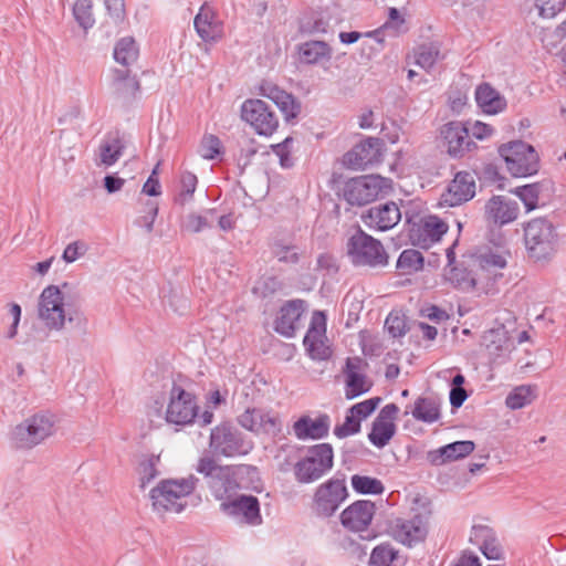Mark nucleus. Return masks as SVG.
<instances>
[{
    "instance_id": "obj_1",
    "label": "nucleus",
    "mask_w": 566,
    "mask_h": 566,
    "mask_svg": "<svg viewBox=\"0 0 566 566\" xmlns=\"http://www.w3.org/2000/svg\"><path fill=\"white\" fill-rule=\"evenodd\" d=\"M80 295L69 283L46 286L39 301V317L49 329L61 331L66 321L72 322Z\"/></svg>"
},
{
    "instance_id": "obj_2",
    "label": "nucleus",
    "mask_w": 566,
    "mask_h": 566,
    "mask_svg": "<svg viewBox=\"0 0 566 566\" xmlns=\"http://www.w3.org/2000/svg\"><path fill=\"white\" fill-rule=\"evenodd\" d=\"M199 482L195 475L182 479L163 480L150 491V499L156 511L180 513L187 505L186 497L190 495Z\"/></svg>"
},
{
    "instance_id": "obj_3",
    "label": "nucleus",
    "mask_w": 566,
    "mask_h": 566,
    "mask_svg": "<svg viewBox=\"0 0 566 566\" xmlns=\"http://www.w3.org/2000/svg\"><path fill=\"white\" fill-rule=\"evenodd\" d=\"M346 252L355 266L384 268L388 264V254L382 243L358 229L346 243Z\"/></svg>"
},
{
    "instance_id": "obj_4",
    "label": "nucleus",
    "mask_w": 566,
    "mask_h": 566,
    "mask_svg": "<svg viewBox=\"0 0 566 566\" xmlns=\"http://www.w3.org/2000/svg\"><path fill=\"white\" fill-rule=\"evenodd\" d=\"M334 452L329 443H319L307 449L304 458L294 464L295 480L301 484H310L332 470Z\"/></svg>"
},
{
    "instance_id": "obj_5",
    "label": "nucleus",
    "mask_w": 566,
    "mask_h": 566,
    "mask_svg": "<svg viewBox=\"0 0 566 566\" xmlns=\"http://www.w3.org/2000/svg\"><path fill=\"white\" fill-rule=\"evenodd\" d=\"M54 428V416L50 412H39L14 427L11 441L15 448L32 449L51 437Z\"/></svg>"
},
{
    "instance_id": "obj_6",
    "label": "nucleus",
    "mask_w": 566,
    "mask_h": 566,
    "mask_svg": "<svg viewBox=\"0 0 566 566\" xmlns=\"http://www.w3.org/2000/svg\"><path fill=\"white\" fill-rule=\"evenodd\" d=\"M209 447L214 455L234 458L248 454L253 444L235 427L221 423L211 430Z\"/></svg>"
},
{
    "instance_id": "obj_7",
    "label": "nucleus",
    "mask_w": 566,
    "mask_h": 566,
    "mask_svg": "<svg viewBox=\"0 0 566 566\" xmlns=\"http://www.w3.org/2000/svg\"><path fill=\"white\" fill-rule=\"evenodd\" d=\"M348 497L344 476H333L315 490L313 510L317 516L331 517Z\"/></svg>"
},
{
    "instance_id": "obj_8",
    "label": "nucleus",
    "mask_w": 566,
    "mask_h": 566,
    "mask_svg": "<svg viewBox=\"0 0 566 566\" xmlns=\"http://www.w3.org/2000/svg\"><path fill=\"white\" fill-rule=\"evenodd\" d=\"M407 223L411 243L422 249L440 241L448 231V224L437 216L407 217Z\"/></svg>"
},
{
    "instance_id": "obj_9",
    "label": "nucleus",
    "mask_w": 566,
    "mask_h": 566,
    "mask_svg": "<svg viewBox=\"0 0 566 566\" xmlns=\"http://www.w3.org/2000/svg\"><path fill=\"white\" fill-rule=\"evenodd\" d=\"M558 235L545 218L533 219V264L544 266L556 252Z\"/></svg>"
},
{
    "instance_id": "obj_10",
    "label": "nucleus",
    "mask_w": 566,
    "mask_h": 566,
    "mask_svg": "<svg viewBox=\"0 0 566 566\" xmlns=\"http://www.w3.org/2000/svg\"><path fill=\"white\" fill-rule=\"evenodd\" d=\"M198 410L195 396L182 387L174 385L166 410L167 422L178 426L189 424L196 419Z\"/></svg>"
},
{
    "instance_id": "obj_11",
    "label": "nucleus",
    "mask_w": 566,
    "mask_h": 566,
    "mask_svg": "<svg viewBox=\"0 0 566 566\" xmlns=\"http://www.w3.org/2000/svg\"><path fill=\"white\" fill-rule=\"evenodd\" d=\"M241 117L262 136H271L279 127L277 116L262 99H247L241 106Z\"/></svg>"
},
{
    "instance_id": "obj_12",
    "label": "nucleus",
    "mask_w": 566,
    "mask_h": 566,
    "mask_svg": "<svg viewBox=\"0 0 566 566\" xmlns=\"http://www.w3.org/2000/svg\"><path fill=\"white\" fill-rule=\"evenodd\" d=\"M223 514L239 524L258 526L262 524L259 500L253 495H234L229 501L220 503Z\"/></svg>"
},
{
    "instance_id": "obj_13",
    "label": "nucleus",
    "mask_w": 566,
    "mask_h": 566,
    "mask_svg": "<svg viewBox=\"0 0 566 566\" xmlns=\"http://www.w3.org/2000/svg\"><path fill=\"white\" fill-rule=\"evenodd\" d=\"M384 179L379 176H360L348 180L343 189L344 199L352 206H364L374 201L382 189Z\"/></svg>"
},
{
    "instance_id": "obj_14",
    "label": "nucleus",
    "mask_w": 566,
    "mask_h": 566,
    "mask_svg": "<svg viewBox=\"0 0 566 566\" xmlns=\"http://www.w3.org/2000/svg\"><path fill=\"white\" fill-rule=\"evenodd\" d=\"M391 536L409 547L422 542L428 533V517L417 513L410 517H397L390 522Z\"/></svg>"
},
{
    "instance_id": "obj_15",
    "label": "nucleus",
    "mask_w": 566,
    "mask_h": 566,
    "mask_svg": "<svg viewBox=\"0 0 566 566\" xmlns=\"http://www.w3.org/2000/svg\"><path fill=\"white\" fill-rule=\"evenodd\" d=\"M497 150L513 177L531 175V145L522 140H512L502 144Z\"/></svg>"
},
{
    "instance_id": "obj_16",
    "label": "nucleus",
    "mask_w": 566,
    "mask_h": 566,
    "mask_svg": "<svg viewBox=\"0 0 566 566\" xmlns=\"http://www.w3.org/2000/svg\"><path fill=\"white\" fill-rule=\"evenodd\" d=\"M380 146L379 138L368 137L343 156V165L348 169L365 170L380 161Z\"/></svg>"
},
{
    "instance_id": "obj_17",
    "label": "nucleus",
    "mask_w": 566,
    "mask_h": 566,
    "mask_svg": "<svg viewBox=\"0 0 566 566\" xmlns=\"http://www.w3.org/2000/svg\"><path fill=\"white\" fill-rule=\"evenodd\" d=\"M441 136L447 153L453 158H462L476 147V144L470 137L469 127L461 122H450L443 125Z\"/></svg>"
},
{
    "instance_id": "obj_18",
    "label": "nucleus",
    "mask_w": 566,
    "mask_h": 566,
    "mask_svg": "<svg viewBox=\"0 0 566 566\" xmlns=\"http://www.w3.org/2000/svg\"><path fill=\"white\" fill-rule=\"evenodd\" d=\"M238 422L241 427L254 433H265L276 437L282 431V423L279 416L263 409H247L238 417Z\"/></svg>"
},
{
    "instance_id": "obj_19",
    "label": "nucleus",
    "mask_w": 566,
    "mask_h": 566,
    "mask_svg": "<svg viewBox=\"0 0 566 566\" xmlns=\"http://www.w3.org/2000/svg\"><path fill=\"white\" fill-rule=\"evenodd\" d=\"M326 316L323 312L313 313L310 327L305 334L303 344L313 359L323 360L329 357V347L325 344Z\"/></svg>"
},
{
    "instance_id": "obj_20",
    "label": "nucleus",
    "mask_w": 566,
    "mask_h": 566,
    "mask_svg": "<svg viewBox=\"0 0 566 566\" xmlns=\"http://www.w3.org/2000/svg\"><path fill=\"white\" fill-rule=\"evenodd\" d=\"M376 506L371 501L359 500L340 513V524L348 532L360 533L368 530L375 515Z\"/></svg>"
},
{
    "instance_id": "obj_21",
    "label": "nucleus",
    "mask_w": 566,
    "mask_h": 566,
    "mask_svg": "<svg viewBox=\"0 0 566 566\" xmlns=\"http://www.w3.org/2000/svg\"><path fill=\"white\" fill-rule=\"evenodd\" d=\"M518 203L506 196H493L484 206V218L489 226L503 227L516 220Z\"/></svg>"
},
{
    "instance_id": "obj_22",
    "label": "nucleus",
    "mask_w": 566,
    "mask_h": 566,
    "mask_svg": "<svg viewBox=\"0 0 566 566\" xmlns=\"http://www.w3.org/2000/svg\"><path fill=\"white\" fill-rule=\"evenodd\" d=\"M401 219L397 203L388 201L369 208L361 216L363 222L373 230L387 231L392 229Z\"/></svg>"
},
{
    "instance_id": "obj_23",
    "label": "nucleus",
    "mask_w": 566,
    "mask_h": 566,
    "mask_svg": "<svg viewBox=\"0 0 566 566\" xmlns=\"http://www.w3.org/2000/svg\"><path fill=\"white\" fill-rule=\"evenodd\" d=\"M475 196V178L472 172L459 171L442 195L443 203L449 207L460 206Z\"/></svg>"
},
{
    "instance_id": "obj_24",
    "label": "nucleus",
    "mask_w": 566,
    "mask_h": 566,
    "mask_svg": "<svg viewBox=\"0 0 566 566\" xmlns=\"http://www.w3.org/2000/svg\"><path fill=\"white\" fill-rule=\"evenodd\" d=\"M306 303L302 300L287 301L280 310L274 329L284 337H293L300 327Z\"/></svg>"
},
{
    "instance_id": "obj_25",
    "label": "nucleus",
    "mask_w": 566,
    "mask_h": 566,
    "mask_svg": "<svg viewBox=\"0 0 566 566\" xmlns=\"http://www.w3.org/2000/svg\"><path fill=\"white\" fill-rule=\"evenodd\" d=\"M470 541L479 546L480 551L488 559H503L504 549L493 528L486 525H474Z\"/></svg>"
},
{
    "instance_id": "obj_26",
    "label": "nucleus",
    "mask_w": 566,
    "mask_h": 566,
    "mask_svg": "<svg viewBox=\"0 0 566 566\" xmlns=\"http://www.w3.org/2000/svg\"><path fill=\"white\" fill-rule=\"evenodd\" d=\"M193 25L199 38L208 43L218 42L221 39V23L217 19L214 10L205 2L193 20Z\"/></svg>"
},
{
    "instance_id": "obj_27",
    "label": "nucleus",
    "mask_w": 566,
    "mask_h": 566,
    "mask_svg": "<svg viewBox=\"0 0 566 566\" xmlns=\"http://www.w3.org/2000/svg\"><path fill=\"white\" fill-rule=\"evenodd\" d=\"M260 93L262 96L273 101L276 104V106L284 114L286 120L296 118L300 114V103L296 102L292 94L280 88L276 84L271 82H263L260 85Z\"/></svg>"
},
{
    "instance_id": "obj_28",
    "label": "nucleus",
    "mask_w": 566,
    "mask_h": 566,
    "mask_svg": "<svg viewBox=\"0 0 566 566\" xmlns=\"http://www.w3.org/2000/svg\"><path fill=\"white\" fill-rule=\"evenodd\" d=\"M331 419L328 415H321L316 419L302 416L293 424L294 434L300 440L322 439L328 434Z\"/></svg>"
},
{
    "instance_id": "obj_29",
    "label": "nucleus",
    "mask_w": 566,
    "mask_h": 566,
    "mask_svg": "<svg viewBox=\"0 0 566 566\" xmlns=\"http://www.w3.org/2000/svg\"><path fill=\"white\" fill-rule=\"evenodd\" d=\"M475 446L473 441L462 440L449 443L437 450L428 452V461L433 465H442L450 461H455L473 452Z\"/></svg>"
},
{
    "instance_id": "obj_30",
    "label": "nucleus",
    "mask_w": 566,
    "mask_h": 566,
    "mask_svg": "<svg viewBox=\"0 0 566 566\" xmlns=\"http://www.w3.org/2000/svg\"><path fill=\"white\" fill-rule=\"evenodd\" d=\"M207 485L213 496L221 502L232 499L240 489L234 470L228 465H224L223 470H219V474L209 481Z\"/></svg>"
},
{
    "instance_id": "obj_31",
    "label": "nucleus",
    "mask_w": 566,
    "mask_h": 566,
    "mask_svg": "<svg viewBox=\"0 0 566 566\" xmlns=\"http://www.w3.org/2000/svg\"><path fill=\"white\" fill-rule=\"evenodd\" d=\"M361 359L360 358H347L346 367H345V397L347 399H354L370 389V385L367 384V378L365 375L358 373L360 368Z\"/></svg>"
},
{
    "instance_id": "obj_32",
    "label": "nucleus",
    "mask_w": 566,
    "mask_h": 566,
    "mask_svg": "<svg viewBox=\"0 0 566 566\" xmlns=\"http://www.w3.org/2000/svg\"><path fill=\"white\" fill-rule=\"evenodd\" d=\"M297 53L301 63L316 65L329 62L333 50L325 41L310 40L297 45Z\"/></svg>"
},
{
    "instance_id": "obj_33",
    "label": "nucleus",
    "mask_w": 566,
    "mask_h": 566,
    "mask_svg": "<svg viewBox=\"0 0 566 566\" xmlns=\"http://www.w3.org/2000/svg\"><path fill=\"white\" fill-rule=\"evenodd\" d=\"M475 101L478 106L485 114H497L505 109L506 99L489 83L480 84L475 90Z\"/></svg>"
},
{
    "instance_id": "obj_34",
    "label": "nucleus",
    "mask_w": 566,
    "mask_h": 566,
    "mask_svg": "<svg viewBox=\"0 0 566 566\" xmlns=\"http://www.w3.org/2000/svg\"><path fill=\"white\" fill-rule=\"evenodd\" d=\"M446 279L457 289L469 292L479 289L480 276L463 265H453L446 270Z\"/></svg>"
},
{
    "instance_id": "obj_35",
    "label": "nucleus",
    "mask_w": 566,
    "mask_h": 566,
    "mask_svg": "<svg viewBox=\"0 0 566 566\" xmlns=\"http://www.w3.org/2000/svg\"><path fill=\"white\" fill-rule=\"evenodd\" d=\"M412 417L426 423H433L440 419V403L433 397H419L411 410Z\"/></svg>"
},
{
    "instance_id": "obj_36",
    "label": "nucleus",
    "mask_w": 566,
    "mask_h": 566,
    "mask_svg": "<svg viewBox=\"0 0 566 566\" xmlns=\"http://www.w3.org/2000/svg\"><path fill=\"white\" fill-rule=\"evenodd\" d=\"M396 426L392 421L375 419L368 434L369 441L377 448H384L395 436Z\"/></svg>"
},
{
    "instance_id": "obj_37",
    "label": "nucleus",
    "mask_w": 566,
    "mask_h": 566,
    "mask_svg": "<svg viewBox=\"0 0 566 566\" xmlns=\"http://www.w3.org/2000/svg\"><path fill=\"white\" fill-rule=\"evenodd\" d=\"M400 556L398 551L388 543L377 545L369 558V566H396Z\"/></svg>"
},
{
    "instance_id": "obj_38",
    "label": "nucleus",
    "mask_w": 566,
    "mask_h": 566,
    "mask_svg": "<svg viewBox=\"0 0 566 566\" xmlns=\"http://www.w3.org/2000/svg\"><path fill=\"white\" fill-rule=\"evenodd\" d=\"M138 49L133 38L120 39L114 49V59L124 66H128L137 60Z\"/></svg>"
},
{
    "instance_id": "obj_39",
    "label": "nucleus",
    "mask_w": 566,
    "mask_h": 566,
    "mask_svg": "<svg viewBox=\"0 0 566 566\" xmlns=\"http://www.w3.org/2000/svg\"><path fill=\"white\" fill-rule=\"evenodd\" d=\"M415 64L430 71L440 59L439 46L434 43L422 44L415 50Z\"/></svg>"
},
{
    "instance_id": "obj_40",
    "label": "nucleus",
    "mask_w": 566,
    "mask_h": 566,
    "mask_svg": "<svg viewBox=\"0 0 566 566\" xmlns=\"http://www.w3.org/2000/svg\"><path fill=\"white\" fill-rule=\"evenodd\" d=\"M73 15L78 25L88 30L95 24L92 0H76L73 6Z\"/></svg>"
},
{
    "instance_id": "obj_41",
    "label": "nucleus",
    "mask_w": 566,
    "mask_h": 566,
    "mask_svg": "<svg viewBox=\"0 0 566 566\" xmlns=\"http://www.w3.org/2000/svg\"><path fill=\"white\" fill-rule=\"evenodd\" d=\"M124 144L119 138L105 140L99 146L101 164L104 166L114 165L123 155Z\"/></svg>"
},
{
    "instance_id": "obj_42",
    "label": "nucleus",
    "mask_w": 566,
    "mask_h": 566,
    "mask_svg": "<svg viewBox=\"0 0 566 566\" xmlns=\"http://www.w3.org/2000/svg\"><path fill=\"white\" fill-rule=\"evenodd\" d=\"M353 489L360 494H381L384 485L380 480L367 475L355 474L352 476Z\"/></svg>"
},
{
    "instance_id": "obj_43",
    "label": "nucleus",
    "mask_w": 566,
    "mask_h": 566,
    "mask_svg": "<svg viewBox=\"0 0 566 566\" xmlns=\"http://www.w3.org/2000/svg\"><path fill=\"white\" fill-rule=\"evenodd\" d=\"M423 256L413 249H407L401 252L397 261V268L405 273H410L422 269Z\"/></svg>"
},
{
    "instance_id": "obj_44",
    "label": "nucleus",
    "mask_w": 566,
    "mask_h": 566,
    "mask_svg": "<svg viewBox=\"0 0 566 566\" xmlns=\"http://www.w3.org/2000/svg\"><path fill=\"white\" fill-rule=\"evenodd\" d=\"M554 195V182L544 178L539 181L533 182V210L536 207L545 206L551 201Z\"/></svg>"
},
{
    "instance_id": "obj_45",
    "label": "nucleus",
    "mask_w": 566,
    "mask_h": 566,
    "mask_svg": "<svg viewBox=\"0 0 566 566\" xmlns=\"http://www.w3.org/2000/svg\"><path fill=\"white\" fill-rule=\"evenodd\" d=\"M197 184H198V179L195 174H192L190 171L182 172L181 177H180V188L181 189L175 199L176 203L181 205V206L188 203L192 199V196L197 188Z\"/></svg>"
},
{
    "instance_id": "obj_46",
    "label": "nucleus",
    "mask_w": 566,
    "mask_h": 566,
    "mask_svg": "<svg viewBox=\"0 0 566 566\" xmlns=\"http://www.w3.org/2000/svg\"><path fill=\"white\" fill-rule=\"evenodd\" d=\"M116 91L124 97H134L139 91V82L128 76L127 71H116Z\"/></svg>"
},
{
    "instance_id": "obj_47",
    "label": "nucleus",
    "mask_w": 566,
    "mask_h": 566,
    "mask_svg": "<svg viewBox=\"0 0 566 566\" xmlns=\"http://www.w3.org/2000/svg\"><path fill=\"white\" fill-rule=\"evenodd\" d=\"M531 402V385L515 387L506 397L505 403L512 409H521Z\"/></svg>"
},
{
    "instance_id": "obj_48",
    "label": "nucleus",
    "mask_w": 566,
    "mask_h": 566,
    "mask_svg": "<svg viewBox=\"0 0 566 566\" xmlns=\"http://www.w3.org/2000/svg\"><path fill=\"white\" fill-rule=\"evenodd\" d=\"M160 461L159 455L151 454L147 457L139 465L140 488L145 489L159 474L157 465Z\"/></svg>"
},
{
    "instance_id": "obj_49",
    "label": "nucleus",
    "mask_w": 566,
    "mask_h": 566,
    "mask_svg": "<svg viewBox=\"0 0 566 566\" xmlns=\"http://www.w3.org/2000/svg\"><path fill=\"white\" fill-rule=\"evenodd\" d=\"M222 146L220 139L214 135H206L201 139L199 154L205 159H214L221 154Z\"/></svg>"
},
{
    "instance_id": "obj_50",
    "label": "nucleus",
    "mask_w": 566,
    "mask_h": 566,
    "mask_svg": "<svg viewBox=\"0 0 566 566\" xmlns=\"http://www.w3.org/2000/svg\"><path fill=\"white\" fill-rule=\"evenodd\" d=\"M360 431V421L355 416H353L348 410L345 416V421L342 424H337L334 428V434L344 439L349 436L356 434Z\"/></svg>"
},
{
    "instance_id": "obj_51",
    "label": "nucleus",
    "mask_w": 566,
    "mask_h": 566,
    "mask_svg": "<svg viewBox=\"0 0 566 566\" xmlns=\"http://www.w3.org/2000/svg\"><path fill=\"white\" fill-rule=\"evenodd\" d=\"M223 469L224 465H219L213 458L208 455L201 457L196 465V471L199 474L203 475V478L207 481V484H209V481H211L217 474H219V470Z\"/></svg>"
},
{
    "instance_id": "obj_52",
    "label": "nucleus",
    "mask_w": 566,
    "mask_h": 566,
    "mask_svg": "<svg viewBox=\"0 0 566 566\" xmlns=\"http://www.w3.org/2000/svg\"><path fill=\"white\" fill-rule=\"evenodd\" d=\"M211 222H209L207 216H201L197 213H189L186 216L181 223L182 230L191 233H198L207 228H211Z\"/></svg>"
},
{
    "instance_id": "obj_53",
    "label": "nucleus",
    "mask_w": 566,
    "mask_h": 566,
    "mask_svg": "<svg viewBox=\"0 0 566 566\" xmlns=\"http://www.w3.org/2000/svg\"><path fill=\"white\" fill-rule=\"evenodd\" d=\"M379 397L370 398L352 406L348 411L361 422L363 419L369 417L380 402Z\"/></svg>"
},
{
    "instance_id": "obj_54",
    "label": "nucleus",
    "mask_w": 566,
    "mask_h": 566,
    "mask_svg": "<svg viewBox=\"0 0 566 566\" xmlns=\"http://www.w3.org/2000/svg\"><path fill=\"white\" fill-rule=\"evenodd\" d=\"M478 262L482 271L503 269L506 265L505 258L502 254L495 252H488L479 255Z\"/></svg>"
},
{
    "instance_id": "obj_55",
    "label": "nucleus",
    "mask_w": 566,
    "mask_h": 566,
    "mask_svg": "<svg viewBox=\"0 0 566 566\" xmlns=\"http://www.w3.org/2000/svg\"><path fill=\"white\" fill-rule=\"evenodd\" d=\"M385 326L392 337H401L407 332L405 317L399 314L390 313L386 318Z\"/></svg>"
},
{
    "instance_id": "obj_56",
    "label": "nucleus",
    "mask_w": 566,
    "mask_h": 566,
    "mask_svg": "<svg viewBox=\"0 0 566 566\" xmlns=\"http://www.w3.org/2000/svg\"><path fill=\"white\" fill-rule=\"evenodd\" d=\"M293 138L287 137L282 143L273 146V151L279 156L280 164L283 168H291L294 165L293 158L291 157V146Z\"/></svg>"
},
{
    "instance_id": "obj_57",
    "label": "nucleus",
    "mask_w": 566,
    "mask_h": 566,
    "mask_svg": "<svg viewBox=\"0 0 566 566\" xmlns=\"http://www.w3.org/2000/svg\"><path fill=\"white\" fill-rule=\"evenodd\" d=\"M566 0H536L539 14L544 18H553L565 7Z\"/></svg>"
},
{
    "instance_id": "obj_58",
    "label": "nucleus",
    "mask_w": 566,
    "mask_h": 566,
    "mask_svg": "<svg viewBox=\"0 0 566 566\" xmlns=\"http://www.w3.org/2000/svg\"><path fill=\"white\" fill-rule=\"evenodd\" d=\"M158 214V206L156 202L148 200L146 202V213L136 219L135 224L144 227L147 232H151L154 229V222Z\"/></svg>"
},
{
    "instance_id": "obj_59",
    "label": "nucleus",
    "mask_w": 566,
    "mask_h": 566,
    "mask_svg": "<svg viewBox=\"0 0 566 566\" xmlns=\"http://www.w3.org/2000/svg\"><path fill=\"white\" fill-rule=\"evenodd\" d=\"M87 247L84 242L74 241L66 245L62 259L66 263L75 262L78 258L85 254Z\"/></svg>"
},
{
    "instance_id": "obj_60",
    "label": "nucleus",
    "mask_w": 566,
    "mask_h": 566,
    "mask_svg": "<svg viewBox=\"0 0 566 566\" xmlns=\"http://www.w3.org/2000/svg\"><path fill=\"white\" fill-rule=\"evenodd\" d=\"M465 125L469 127V134L478 139L488 138L494 133V128L491 125L479 120Z\"/></svg>"
},
{
    "instance_id": "obj_61",
    "label": "nucleus",
    "mask_w": 566,
    "mask_h": 566,
    "mask_svg": "<svg viewBox=\"0 0 566 566\" xmlns=\"http://www.w3.org/2000/svg\"><path fill=\"white\" fill-rule=\"evenodd\" d=\"M105 8L108 14L115 21H122L125 17V2L124 0H104Z\"/></svg>"
},
{
    "instance_id": "obj_62",
    "label": "nucleus",
    "mask_w": 566,
    "mask_h": 566,
    "mask_svg": "<svg viewBox=\"0 0 566 566\" xmlns=\"http://www.w3.org/2000/svg\"><path fill=\"white\" fill-rule=\"evenodd\" d=\"M157 169H158V165L155 167L151 175L148 177V179L146 180V182L143 186V192L148 196H151V197H156L161 193L160 182L155 177V175L157 174Z\"/></svg>"
},
{
    "instance_id": "obj_63",
    "label": "nucleus",
    "mask_w": 566,
    "mask_h": 566,
    "mask_svg": "<svg viewBox=\"0 0 566 566\" xmlns=\"http://www.w3.org/2000/svg\"><path fill=\"white\" fill-rule=\"evenodd\" d=\"M9 306V315L12 317V324L7 332V337L13 338L17 335L18 325L21 318V306L17 303H11Z\"/></svg>"
},
{
    "instance_id": "obj_64",
    "label": "nucleus",
    "mask_w": 566,
    "mask_h": 566,
    "mask_svg": "<svg viewBox=\"0 0 566 566\" xmlns=\"http://www.w3.org/2000/svg\"><path fill=\"white\" fill-rule=\"evenodd\" d=\"M421 313H422V316L429 318L430 321L437 322V323L447 321L449 318L448 313L436 305H431V306L422 310Z\"/></svg>"
}]
</instances>
